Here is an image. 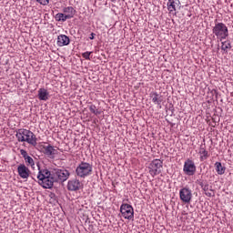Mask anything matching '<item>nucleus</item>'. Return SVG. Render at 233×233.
Listing matches in <instances>:
<instances>
[{"label":"nucleus","mask_w":233,"mask_h":233,"mask_svg":"<svg viewBox=\"0 0 233 233\" xmlns=\"http://www.w3.org/2000/svg\"><path fill=\"white\" fill-rule=\"evenodd\" d=\"M92 164L88 162H81L76 168V175L77 177L85 179V177H88V176L92 175Z\"/></svg>","instance_id":"obj_1"},{"label":"nucleus","mask_w":233,"mask_h":233,"mask_svg":"<svg viewBox=\"0 0 233 233\" xmlns=\"http://www.w3.org/2000/svg\"><path fill=\"white\" fill-rule=\"evenodd\" d=\"M212 32L220 41L228 37V27L224 23L215 24Z\"/></svg>","instance_id":"obj_2"},{"label":"nucleus","mask_w":233,"mask_h":233,"mask_svg":"<svg viewBox=\"0 0 233 233\" xmlns=\"http://www.w3.org/2000/svg\"><path fill=\"white\" fill-rule=\"evenodd\" d=\"M37 179L39 185H41L43 188H52L54 187V183L57 181V178H56L55 177H45V176L41 175V171L38 172Z\"/></svg>","instance_id":"obj_3"},{"label":"nucleus","mask_w":233,"mask_h":233,"mask_svg":"<svg viewBox=\"0 0 233 233\" xmlns=\"http://www.w3.org/2000/svg\"><path fill=\"white\" fill-rule=\"evenodd\" d=\"M148 168L150 176L155 177V176L161 174V170H163V161H161V159H154L149 164Z\"/></svg>","instance_id":"obj_4"},{"label":"nucleus","mask_w":233,"mask_h":233,"mask_svg":"<svg viewBox=\"0 0 233 233\" xmlns=\"http://www.w3.org/2000/svg\"><path fill=\"white\" fill-rule=\"evenodd\" d=\"M120 212L125 219H134V208L130 204H122Z\"/></svg>","instance_id":"obj_5"},{"label":"nucleus","mask_w":233,"mask_h":233,"mask_svg":"<svg viewBox=\"0 0 233 233\" xmlns=\"http://www.w3.org/2000/svg\"><path fill=\"white\" fill-rule=\"evenodd\" d=\"M54 177H56V182L66 181L70 177V172L66 169H57L54 173Z\"/></svg>","instance_id":"obj_6"},{"label":"nucleus","mask_w":233,"mask_h":233,"mask_svg":"<svg viewBox=\"0 0 233 233\" xmlns=\"http://www.w3.org/2000/svg\"><path fill=\"white\" fill-rule=\"evenodd\" d=\"M179 198L183 203H190L192 201V190L188 187H183L179 190Z\"/></svg>","instance_id":"obj_7"},{"label":"nucleus","mask_w":233,"mask_h":233,"mask_svg":"<svg viewBox=\"0 0 233 233\" xmlns=\"http://www.w3.org/2000/svg\"><path fill=\"white\" fill-rule=\"evenodd\" d=\"M183 170L187 176H194L196 174V164L191 159H187L184 163Z\"/></svg>","instance_id":"obj_8"},{"label":"nucleus","mask_w":233,"mask_h":233,"mask_svg":"<svg viewBox=\"0 0 233 233\" xmlns=\"http://www.w3.org/2000/svg\"><path fill=\"white\" fill-rule=\"evenodd\" d=\"M80 188H83V183H81L79 179L74 178L68 181L67 190H70L71 192H76V190H80Z\"/></svg>","instance_id":"obj_9"},{"label":"nucleus","mask_w":233,"mask_h":233,"mask_svg":"<svg viewBox=\"0 0 233 233\" xmlns=\"http://www.w3.org/2000/svg\"><path fill=\"white\" fill-rule=\"evenodd\" d=\"M18 176L22 177V179H28L30 177V169L25 164H21L17 167Z\"/></svg>","instance_id":"obj_10"},{"label":"nucleus","mask_w":233,"mask_h":233,"mask_svg":"<svg viewBox=\"0 0 233 233\" xmlns=\"http://www.w3.org/2000/svg\"><path fill=\"white\" fill-rule=\"evenodd\" d=\"M24 134L25 135V142L28 143L29 145H32L33 147H35V145H37V138L32 131L27 130Z\"/></svg>","instance_id":"obj_11"},{"label":"nucleus","mask_w":233,"mask_h":233,"mask_svg":"<svg viewBox=\"0 0 233 233\" xmlns=\"http://www.w3.org/2000/svg\"><path fill=\"white\" fill-rule=\"evenodd\" d=\"M20 154H21L22 157H24V159L25 161V165L27 167H34L35 165V163L34 162V158H32V157L28 156V153L26 152V150L21 149Z\"/></svg>","instance_id":"obj_12"},{"label":"nucleus","mask_w":233,"mask_h":233,"mask_svg":"<svg viewBox=\"0 0 233 233\" xmlns=\"http://www.w3.org/2000/svg\"><path fill=\"white\" fill-rule=\"evenodd\" d=\"M57 46H67L70 45V38L66 35H60L57 36Z\"/></svg>","instance_id":"obj_13"},{"label":"nucleus","mask_w":233,"mask_h":233,"mask_svg":"<svg viewBox=\"0 0 233 233\" xmlns=\"http://www.w3.org/2000/svg\"><path fill=\"white\" fill-rule=\"evenodd\" d=\"M181 5V2L179 0H168L167 2V10L172 14V12H176L177 6H179Z\"/></svg>","instance_id":"obj_14"},{"label":"nucleus","mask_w":233,"mask_h":233,"mask_svg":"<svg viewBox=\"0 0 233 233\" xmlns=\"http://www.w3.org/2000/svg\"><path fill=\"white\" fill-rule=\"evenodd\" d=\"M44 154H46V156H48L49 157H54L56 156V154H57V149H56V147H54L53 146H46L44 147Z\"/></svg>","instance_id":"obj_15"},{"label":"nucleus","mask_w":233,"mask_h":233,"mask_svg":"<svg viewBox=\"0 0 233 233\" xmlns=\"http://www.w3.org/2000/svg\"><path fill=\"white\" fill-rule=\"evenodd\" d=\"M150 98L154 105H161L163 103V98H161V95L157 94V92H151Z\"/></svg>","instance_id":"obj_16"},{"label":"nucleus","mask_w":233,"mask_h":233,"mask_svg":"<svg viewBox=\"0 0 233 233\" xmlns=\"http://www.w3.org/2000/svg\"><path fill=\"white\" fill-rule=\"evenodd\" d=\"M64 15L67 19H72L74 15H76V11L74 10V7L67 6L63 9Z\"/></svg>","instance_id":"obj_17"},{"label":"nucleus","mask_w":233,"mask_h":233,"mask_svg":"<svg viewBox=\"0 0 233 233\" xmlns=\"http://www.w3.org/2000/svg\"><path fill=\"white\" fill-rule=\"evenodd\" d=\"M27 131L28 129H18L16 131L17 141H19L20 143H25V137H26L25 132Z\"/></svg>","instance_id":"obj_18"},{"label":"nucleus","mask_w":233,"mask_h":233,"mask_svg":"<svg viewBox=\"0 0 233 233\" xmlns=\"http://www.w3.org/2000/svg\"><path fill=\"white\" fill-rule=\"evenodd\" d=\"M202 189L208 198H214V190H212V187H210L208 184L202 185Z\"/></svg>","instance_id":"obj_19"},{"label":"nucleus","mask_w":233,"mask_h":233,"mask_svg":"<svg viewBox=\"0 0 233 233\" xmlns=\"http://www.w3.org/2000/svg\"><path fill=\"white\" fill-rule=\"evenodd\" d=\"M38 99H40V101H47L48 91L45 88H40L38 90Z\"/></svg>","instance_id":"obj_20"},{"label":"nucleus","mask_w":233,"mask_h":233,"mask_svg":"<svg viewBox=\"0 0 233 233\" xmlns=\"http://www.w3.org/2000/svg\"><path fill=\"white\" fill-rule=\"evenodd\" d=\"M198 154L200 155V161H205L208 158V151L203 146L200 147Z\"/></svg>","instance_id":"obj_21"},{"label":"nucleus","mask_w":233,"mask_h":233,"mask_svg":"<svg viewBox=\"0 0 233 233\" xmlns=\"http://www.w3.org/2000/svg\"><path fill=\"white\" fill-rule=\"evenodd\" d=\"M215 167H216L217 173L219 176H223V174H225L226 168L225 167H223V165H221V162H216Z\"/></svg>","instance_id":"obj_22"},{"label":"nucleus","mask_w":233,"mask_h":233,"mask_svg":"<svg viewBox=\"0 0 233 233\" xmlns=\"http://www.w3.org/2000/svg\"><path fill=\"white\" fill-rule=\"evenodd\" d=\"M232 48V45L230 44V41H224L222 42L221 50L225 52L226 54H228V50Z\"/></svg>","instance_id":"obj_23"},{"label":"nucleus","mask_w":233,"mask_h":233,"mask_svg":"<svg viewBox=\"0 0 233 233\" xmlns=\"http://www.w3.org/2000/svg\"><path fill=\"white\" fill-rule=\"evenodd\" d=\"M68 18L66 17V15H65V13H57L56 15V21H63V23H65V21H66Z\"/></svg>","instance_id":"obj_24"},{"label":"nucleus","mask_w":233,"mask_h":233,"mask_svg":"<svg viewBox=\"0 0 233 233\" xmlns=\"http://www.w3.org/2000/svg\"><path fill=\"white\" fill-rule=\"evenodd\" d=\"M89 110L92 112V114H95V116H101V111H99L95 105H91L89 106Z\"/></svg>","instance_id":"obj_25"},{"label":"nucleus","mask_w":233,"mask_h":233,"mask_svg":"<svg viewBox=\"0 0 233 233\" xmlns=\"http://www.w3.org/2000/svg\"><path fill=\"white\" fill-rule=\"evenodd\" d=\"M41 176H44L45 177H54V175L48 171V169H46L41 173Z\"/></svg>","instance_id":"obj_26"},{"label":"nucleus","mask_w":233,"mask_h":233,"mask_svg":"<svg viewBox=\"0 0 233 233\" xmlns=\"http://www.w3.org/2000/svg\"><path fill=\"white\" fill-rule=\"evenodd\" d=\"M92 54V52H85L82 54V56L84 57V59H86L87 61H90V55Z\"/></svg>","instance_id":"obj_27"},{"label":"nucleus","mask_w":233,"mask_h":233,"mask_svg":"<svg viewBox=\"0 0 233 233\" xmlns=\"http://www.w3.org/2000/svg\"><path fill=\"white\" fill-rule=\"evenodd\" d=\"M36 2L43 5L44 6H46V5L50 3V0H36Z\"/></svg>","instance_id":"obj_28"},{"label":"nucleus","mask_w":233,"mask_h":233,"mask_svg":"<svg viewBox=\"0 0 233 233\" xmlns=\"http://www.w3.org/2000/svg\"><path fill=\"white\" fill-rule=\"evenodd\" d=\"M94 37H96V34L95 33H91L89 39L92 40V39H94Z\"/></svg>","instance_id":"obj_29"}]
</instances>
